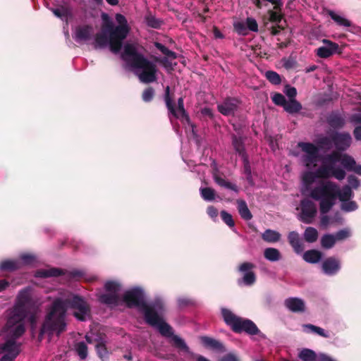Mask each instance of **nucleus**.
<instances>
[{
	"label": "nucleus",
	"instance_id": "nucleus-42",
	"mask_svg": "<svg viewBox=\"0 0 361 361\" xmlns=\"http://www.w3.org/2000/svg\"><path fill=\"white\" fill-rule=\"evenodd\" d=\"M316 178H318L316 171H306L302 175V181L307 188L311 186V185L315 181Z\"/></svg>",
	"mask_w": 361,
	"mask_h": 361
},
{
	"label": "nucleus",
	"instance_id": "nucleus-55",
	"mask_svg": "<svg viewBox=\"0 0 361 361\" xmlns=\"http://www.w3.org/2000/svg\"><path fill=\"white\" fill-rule=\"evenodd\" d=\"M21 262V266L23 264L25 265H31L36 262V257L32 254H23L20 257Z\"/></svg>",
	"mask_w": 361,
	"mask_h": 361
},
{
	"label": "nucleus",
	"instance_id": "nucleus-35",
	"mask_svg": "<svg viewBox=\"0 0 361 361\" xmlns=\"http://www.w3.org/2000/svg\"><path fill=\"white\" fill-rule=\"evenodd\" d=\"M264 257L269 261L276 262L281 259V255L278 249L268 247L264 251Z\"/></svg>",
	"mask_w": 361,
	"mask_h": 361
},
{
	"label": "nucleus",
	"instance_id": "nucleus-29",
	"mask_svg": "<svg viewBox=\"0 0 361 361\" xmlns=\"http://www.w3.org/2000/svg\"><path fill=\"white\" fill-rule=\"evenodd\" d=\"M302 104L295 99L286 101L283 107L284 110L291 114L298 113L302 109Z\"/></svg>",
	"mask_w": 361,
	"mask_h": 361
},
{
	"label": "nucleus",
	"instance_id": "nucleus-31",
	"mask_svg": "<svg viewBox=\"0 0 361 361\" xmlns=\"http://www.w3.org/2000/svg\"><path fill=\"white\" fill-rule=\"evenodd\" d=\"M332 169V164H326L324 162V164L316 170L318 178H329L331 177Z\"/></svg>",
	"mask_w": 361,
	"mask_h": 361
},
{
	"label": "nucleus",
	"instance_id": "nucleus-48",
	"mask_svg": "<svg viewBox=\"0 0 361 361\" xmlns=\"http://www.w3.org/2000/svg\"><path fill=\"white\" fill-rule=\"evenodd\" d=\"M104 289L107 293L118 294L121 289V285L114 281H108L104 284Z\"/></svg>",
	"mask_w": 361,
	"mask_h": 361
},
{
	"label": "nucleus",
	"instance_id": "nucleus-9",
	"mask_svg": "<svg viewBox=\"0 0 361 361\" xmlns=\"http://www.w3.org/2000/svg\"><path fill=\"white\" fill-rule=\"evenodd\" d=\"M123 302L128 308L137 307L146 317L147 312H151L147 306L145 301V293L140 288L135 287L126 291L122 298Z\"/></svg>",
	"mask_w": 361,
	"mask_h": 361
},
{
	"label": "nucleus",
	"instance_id": "nucleus-19",
	"mask_svg": "<svg viewBox=\"0 0 361 361\" xmlns=\"http://www.w3.org/2000/svg\"><path fill=\"white\" fill-rule=\"evenodd\" d=\"M200 341L202 344L206 348H209L212 350H216L222 353L226 351L224 345L220 341L213 338L206 336H201Z\"/></svg>",
	"mask_w": 361,
	"mask_h": 361
},
{
	"label": "nucleus",
	"instance_id": "nucleus-15",
	"mask_svg": "<svg viewBox=\"0 0 361 361\" xmlns=\"http://www.w3.org/2000/svg\"><path fill=\"white\" fill-rule=\"evenodd\" d=\"M341 268V260L335 257L326 258L322 264L323 273L328 276L336 275Z\"/></svg>",
	"mask_w": 361,
	"mask_h": 361
},
{
	"label": "nucleus",
	"instance_id": "nucleus-33",
	"mask_svg": "<svg viewBox=\"0 0 361 361\" xmlns=\"http://www.w3.org/2000/svg\"><path fill=\"white\" fill-rule=\"evenodd\" d=\"M147 306L152 312H154L157 315H159L164 311V302L160 299L157 298L154 300L151 304H147Z\"/></svg>",
	"mask_w": 361,
	"mask_h": 361
},
{
	"label": "nucleus",
	"instance_id": "nucleus-56",
	"mask_svg": "<svg viewBox=\"0 0 361 361\" xmlns=\"http://www.w3.org/2000/svg\"><path fill=\"white\" fill-rule=\"evenodd\" d=\"M154 97V90L152 87L145 89L142 94V99L145 102H151Z\"/></svg>",
	"mask_w": 361,
	"mask_h": 361
},
{
	"label": "nucleus",
	"instance_id": "nucleus-4",
	"mask_svg": "<svg viewBox=\"0 0 361 361\" xmlns=\"http://www.w3.org/2000/svg\"><path fill=\"white\" fill-rule=\"evenodd\" d=\"M121 59L132 68L140 71L137 76L140 82L147 84L157 80V66L138 51L137 44H125Z\"/></svg>",
	"mask_w": 361,
	"mask_h": 361
},
{
	"label": "nucleus",
	"instance_id": "nucleus-16",
	"mask_svg": "<svg viewBox=\"0 0 361 361\" xmlns=\"http://www.w3.org/2000/svg\"><path fill=\"white\" fill-rule=\"evenodd\" d=\"M284 304L293 312H303L305 310L304 301L298 298H289L285 300Z\"/></svg>",
	"mask_w": 361,
	"mask_h": 361
},
{
	"label": "nucleus",
	"instance_id": "nucleus-26",
	"mask_svg": "<svg viewBox=\"0 0 361 361\" xmlns=\"http://www.w3.org/2000/svg\"><path fill=\"white\" fill-rule=\"evenodd\" d=\"M21 268L19 260H4L0 263V270L2 271H13Z\"/></svg>",
	"mask_w": 361,
	"mask_h": 361
},
{
	"label": "nucleus",
	"instance_id": "nucleus-22",
	"mask_svg": "<svg viewBox=\"0 0 361 361\" xmlns=\"http://www.w3.org/2000/svg\"><path fill=\"white\" fill-rule=\"evenodd\" d=\"M92 27L89 25L79 26L75 30V39L77 41H87L90 39Z\"/></svg>",
	"mask_w": 361,
	"mask_h": 361
},
{
	"label": "nucleus",
	"instance_id": "nucleus-20",
	"mask_svg": "<svg viewBox=\"0 0 361 361\" xmlns=\"http://www.w3.org/2000/svg\"><path fill=\"white\" fill-rule=\"evenodd\" d=\"M65 274V271L60 268L51 267L47 269H39L36 271L35 276L39 278L57 277Z\"/></svg>",
	"mask_w": 361,
	"mask_h": 361
},
{
	"label": "nucleus",
	"instance_id": "nucleus-59",
	"mask_svg": "<svg viewBox=\"0 0 361 361\" xmlns=\"http://www.w3.org/2000/svg\"><path fill=\"white\" fill-rule=\"evenodd\" d=\"M246 25L247 30H250L252 32H257L258 31V24L257 23V20L253 18H247L246 19Z\"/></svg>",
	"mask_w": 361,
	"mask_h": 361
},
{
	"label": "nucleus",
	"instance_id": "nucleus-47",
	"mask_svg": "<svg viewBox=\"0 0 361 361\" xmlns=\"http://www.w3.org/2000/svg\"><path fill=\"white\" fill-rule=\"evenodd\" d=\"M200 195L206 201H213L215 199V190L209 187L200 188Z\"/></svg>",
	"mask_w": 361,
	"mask_h": 361
},
{
	"label": "nucleus",
	"instance_id": "nucleus-23",
	"mask_svg": "<svg viewBox=\"0 0 361 361\" xmlns=\"http://www.w3.org/2000/svg\"><path fill=\"white\" fill-rule=\"evenodd\" d=\"M328 124L334 129H339L343 127L345 124L344 118L338 114L331 113L327 117Z\"/></svg>",
	"mask_w": 361,
	"mask_h": 361
},
{
	"label": "nucleus",
	"instance_id": "nucleus-51",
	"mask_svg": "<svg viewBox=\"0 0 361 361\" xmlns=\"http://www.w3.org/2000/svg\"><path fill=\"white\" fill-rule=\"evenodd\" d=\"M267 79L273 85H279L281 82V79L276 72L273 71H268L266 72Z\"/></svg>",
	"mask_w": 361,
	"mask_h": 361
},
{
	"label": "nucleus",
	"instance_id": "nucleus-60",
	"mask_svg": "<svg viewBox=\"0 0 361 361\" xmlns=\"http://www.w3.org/2000/svg\"><path fill=\"white\" fill-rule=\"evenodd\" d=\"M342 210L345 212H352L357 209V204L355 201L344 202L341 204Z\"/></svg>",
	"mask_w": 361,
	"mask_h": 361
},
{
	"label": "nucleus",
	"instance_id": "nucleus-32",
	"mask_svg": "<svg viewBox=\"0 0 361 361\" xmlns=\"http://www.w3.org/2000/svg\"><path fill=\"white\" fill-rule=\"evenodd\" d=\"M326 13L338 25L343 27L351 26L352 23L350 20L336 14L334 11L328 10Z\"/></svg>",
	"mask_w": 361,
	"mask_h": 361
},
{
	"label": "nucleus",
	"instance_id": "nucleus-40",
	"mask_svg": "<svg viewBox=\"0 0 361 361\" xmlns=\"http://www.w3.org/2000/svg\"><path fill=\"white\" fill-rule=\"evenodd\" d=\"M336 243V238L332 234H325L321 238V245L324 249L332 248Z\"/></svg>",
	"mask_w": 361,
	"mask_h": 361
},
{
	"label": "nucleus",
	"instance_id": "nucleus-5",
	"mask_svg": "<svg viewBox=\"0 0 361 361\" xmlns=\"http://www.w3.org/2000/svg\"><path fill=\"white\" fill-rule=\"evenodd\" d=\"M338 195L337 183L331 180H320L311 190L310 196L319 201L321 214H327L335 204Z\"/></svg>",
	"mask_w": 361,
	"mask_h": 361
},
{
	"label": "nucleus",
	"instance_id": "nucleus-2",
	"mask_svg": "<svg viewBox=\"0 0 361 361\" xmlns=\"http://www.w3.org/2000/svg\"><path fill=\"white\" fill-rule=\"evenodd\" d=\"M35 306V301L32 297V288L26 287L22 289L18 294L14 306L8 311L6 323L4 326L7 338L4 343L0 344V354H19L16 341L25 333V319Z\"/></svg>",
	"mask_w": 361,
	"mask_h": 361
},
{
	"label": "nucleus",
	"instance_id": "nucleus-43",
	"mask_svg": "<svg viewBox=\"0 0 361 361\" xmlns=\"http://www.w3.org/2000/svg\"><path fill=\"white\" fill-rule=\"evenodd\" d=\"M154 47L159 49L163 54L168 58L176 59L177 58V54L171 50H169L166 47L160 42H155L154 43Z\"/></svg>",
	"mask_w": 361,
	"mask_h": 361
},
{
	"label": "nucleus",
	"instance_id": "nucleus-17",
	"mask_svg": "<svg viewBox=\"0 0 361 361\" xmlns=\"http://www.w3.org/2000/svg\"><path fill=\"white\" fill-rule=\"evenodd\" d=\"M213 179L219 186L233 190L236 193L239 192L238 187L235 184L232 183L228 180H226L223 177V174L220 173L219 171H215L214 173H213Z\"/></svg>",
	"mask_w": 361,
	"mask_h": 361
},
{
	"label": "nucleus",
	"instance_id": "nucleus-8",
	"mask_svg": "<svg viewBox=\"0 0 361 361\" xmlns=\"http://www.w3.org/2000/svg\"><path fill=\"white\" fill-rule=\"evenodd\" d=\"M164 99L169 111V115H171L175 118L180 119L182 123H186L192 128L194 127L191 123L188 114L185 109L183 97H180L178 99L177 108H176L173 97L170 94V87L166 86L164 90Z\"/></svg>",
	"mask_w": 361,
	"mask_h": 361
},
{
	"label": "nucleus",
	"instance_id": "nucleus-25",
	"mask_svg": "<svg viewBox=\"0 0 361 361\" xmlns=\"http://www.w3.org/2000/svg\"><path fill=\"white\" fill-rule=\"evenodd\" d=\"M322 257V252L317 250H310L303 254V259L311 264H316L319 262Z\"/></svg>",
	"mask_w": 361,
	"mask_h": 361
},
{
	"label": "nucleus",
	"instance_id": "nucleus-13",
	"mask_svg": "<svg viewBox=\"0 0 361 361\" xmlns=\"http://www.w3.org/2000/svg\"><path fill=\"white\" fill-rule=\"evenodd\" d=\"M332 139L336 149L342 152L346 151L352 142L351 135L347 132H335L332 133Z\"/></svg>",
	"mask_w": 361,
	"mask_h": 361
},
{
	"label": "nucleus",
	"instance_id": "nucleus-3",
	"mask_svg": "<svg viewBox=\"0 0 361 361\" xmlns=\"http://www.w3.org/2000/svg\"><path fill=\"white\" fill-rule=\"evenodd\" d=\"M115 18L118 25H115L109 20L106 13L102 14V18L105 22L102 26L101 32L95 35L94 45L95 49H102L109 44L110 50L114 54H118L121 50L123 40L129 34L130 28L123 15L117 13Z\"/></svg>",
	"mask_w": 361,
	"mask_h": 361
},
{
	"label": "nucleus",
	"instance_id": "nucleus-62",
	"mask_svg": "<svg viewBox=\"0 0 361 361\" xmlns=\"http://www.w3.org/2000/svg\"><path fill=\"white\" fill-rule=\"evenodd\" d=\"M283 67L286 69H291L294 68L297 63L296 61L291 56L287 59H283Z\"/></svg>",
	"mask_w": 361,
	"mask_h": 361
},
{
	"label": "nucleus",
	"instance_id": "nucleus-27",
	"mask_svg": "<svg viewBox=\"0 0 361 361\" xmlns=\"http://www.w3.org/2000/svg\"><path fill=\"white\" fill-rule=\"evenodd\" d=\"M237 204L241 218L246 221L250 220L252 218V214L248 209L246 202L243 200H238Z\"/></svg>",
	"mask_w": 361,
	"mask_h": 361
},
{
	"label": "nucleus",
	"instance_id": "nucleus-45",
	"mask_svg": "<svg viewBox=\"0 0 361 361\" xmlns=\"http://www.w3.org/2000/svg\"><path fill=\"white\" fill-rule=\"evenodd\" d=\"M298 356L304 361H315L317 358L314 351L307 348L301 350Z\"/></svg>",
	"mask_w": 361,
	"mask_h": 361
},
{
	"label": "nucleus",
	"instance_id": "nucleus-1",
	"mask_svg": "<svg viewBox=\"0 0 361 361\" xmlns=\"http://www.w3.org/2000/svg\"><path fill=\"white\" fill-rule=\"evenodd\" d=\"M68 309L73 310V316L83 322L90 314V307L80 295L71 294L66 299L56 298L48 308L44 320L39 330L38 339L42 341L45 334L59 336L66 329L65 321Z\"/></svg>",
	"mask_w": 361,
	"mask_h": 361
},
{
	"label": "nucleus",
	"instance_id": "nucleus-58",
	"mask_svg": "<svg viewBox=\"0 0 361 361\" xmlns=\"http://www.w3.org/2000/svg\"><path fill=\"white\" fill-rule=\"evenodd\" d=\"M334 235L336 242L347 239L350 237V233L348 229H342L336 232Z\"/></svg>",
	"mask_w": 361,
	"mask_h": 361
},
{
	"label": "nucleus",
	"instance_id": "nucleus-50",
	"mask_svg": "<svg viewBox=\"0 0 361 361\" xmlns=\"http://www.w3.org/2000/svg\"><path fill=\"white\" fill-rule=\"evenodd\" d=\"M233 29L240 35L245 36L248 34L247 25L244 22L238 21L233 23Z\"/></svg>",
	"mask_w": 361,
	"mask_h": 361
},
{
	"label": "nucleus",
	"instance_id": "nucleus-46",
	"mask_svg": "<svg viewBox=\"0 0 361 361\" xmlns=\"http://www.w3.org/2000/svg\"><path fill=\"white\" fill-rule=\"evenodd\" d=\"M75 349L81 360H84L87 357V345L83 341L77 343L75 345Z\"/></svg>",
	"mask_w": 361,
	"mask_h": 361
},
{
	"label": "nucleus",
	"instance_id": "nucleus-30",
	"mask_svg": "<svg viewBox=\"0 0 361 361\" xmlns=\"http://www.w3.org/2000/svg\"><path fill=\"white\" fill-rule=\"evenodd\" d=\"M337 189L338 195H336V199L338 198L341 202H346L353 196V192L349 185H345L341 190L337 185Z\"/></svg>",
	"mask_w": 361,
	"mask_h": 361
},
{
	"label": "nucleus",
	"instance_id": "nucleus-18",
	"mask_svg": "<svg viewBox=\"0 0 361 361\" xmlns=\"http://www.w3.org/2000/svg\"><path fill=\"white\" fill-rule=\"evenodd\" d=\"M119 300L120 298L118 294L105 293L98 295L99 302L109 307L118 306L119 303Z\"/></svg>",
	"mask_w": 361,
	"mask_h": 361
},
{
	"label": "nucleus",
	"instance_id": "nucleus-14",
	"mask_svg": "<svg viewBox=\"0 0 361 361\" xmlns=\"http://www.w3.org/2000/svg\"><path fill=\"white\" fill-rule=\"evenodd\" d=\"M240 101L235 97H227L217 105L218 111L226 116H234L238 110Z\"/></svg>",
	"mask_w": 361,
	"mask_h": 361
},
{
	"label": "nucleus",
	"instance_id": "nucleus-21",
	"mask_svg": "<svg viewBox=\"0 0 361 361\" xmlns=\"http://www.w3.org/2000/svg\"><path fill=\"white\" fill-rule=\"evenodd\" d=\"M288 239L290 245L296 253L299 254L303 251L304 245L297 232H290L288 235Z\"/></svg>",
	"mask_w": 361,
	"mask_h": 361
},
{
	"label": "nucleus",
	"instance_id": "nucleus-53",
	"mask_svg": "<svg viewBox=\"0 0 361 361\" xmlns=\"http://www.w3.org/2000/svg\"><path fill=\"white\" fill-rule=\"evenodd\" d=\"M319 154H306L304 156V162L305 166L307 168H311L312 166H315L317 165V161H318Z\"/></svg>",
	"mask_w": 361,
	"mask_h": 361
},
{
	"label": "nucleus",
	"instance_id": "nucleus-54",
	"mask_svg": "<svg viewBox=\"0 0 361 361\" xmlns=\"http://www.w3.org/2000/svg\"><path fill=\"white\" fill-rule=\"evenodd\" d=\"M346 176V173L344 169L339 166H333L331 177H334L338 180H343Z\"/></svg>",
	"mask_w": 361,
	"mask_h": 361
},
{
	"label": "nucleus",
	"instance_id": "nucleus-36",
	"mask_svg": "<svg viewBox=\"0 0 361 361\" xmlns=\"http://www.w3.org/2000/svg\"><path fill=\"white\" fill-rule=\"evenodd\" d=\"M342 155V152L335 149L325 157L324 162L335 166L336 163L341 162Z\"/></svg>",
	"mask_w": 361,
	"mask_h": 361
},
{
	"label": "nucleus",
	"instance_id": "nucleus-41",
	"mask_svg": "<svg viewBox=\"0 0 361 361\" xmlns=\"http://www.w3.org/2000/svg\"><path fill=\"white\" fill-rule=\"evenodd\" d=\"M298 146L302 149L303 152L307 153V154L313 155L319 154V148L312 143L300 142Z\"/></svg>",
	"mask_w": 361,
	"mask_h": 361
},
{
	"label": "nucleus",
	"instance_id": "nucleus-61",
	"mask_svg": "<svg viewBox=\"0 0 361 361\" xmlns=\"http://www.w3.org/2000/svg\"><path fill=\"white\" fill-rule=\"evenodd\" d=\"M348 185L350 187V188L353 189H357L360 185V180L353 175H350L348 177Z\"/></svg>",
	"mask_w": 361,
	"mask_h": 361
},
{
	"label": "nucleus",
	"instance_id": "nucleus-12",
	"mask_svg": "<svg viewBox=\"0 0 361 361\" xmlns=\"http://www.w3.org/2000/svg\"><path fill=\"white\" fill-rule=\"evenodd\" d=\"M323 46L316 49V54L322 59H326L335 54H341L339 45L329 39H323Z\"/></svg>",
	"mask_w": 361,
	"mask_h": 361
},
{
	"label": "nucleus",
	"instance_id": "nucleus-11",
	"mask_svg": "<svg viewBox=\"0 0 361 361\" xmlns=\"http://www.w3.org/2000/svg\"><path fill=\"white\" fill-rule=\"evenodd\" d=\"M300 220L305 224H312L317 213L315 204L309 199H303L300 201Z\"/></svg>",
	"mask_w": 361,
	"mask_h": 361
},
{
	"label": "nucleus",
	"instance_id": "nucleus-39",
	"mask_svg": "<svg viewBox=\"0 0 361 361\" xmlns=\"http://www.w3.org/2000/svg\"><path fill=\"white\" fill-rule=\"evenodd\" d=\"M304 238L307 243H314L318 238V231L313 227H307L304 232Z\"/></svg>",
	"mask_w": 361,
	"mask_h": 361
},
{
	"label": "nucleus",
	"instance_id": "nucleus-10",
	"mask_svg": "<svg viewBox=\"0 0 361 361\" xmlns=\"http://www.w3.org/2000/svg\"><path fill=\"white\" fill-rule=\"evenodd\" d=\"M255 267V265L254 264L248 262H243L238 267V271L244 273L243 278L238 281V285L243 284L250 286L256 282V274L252 271Z\"/></svg>",
	"mask_w": 361,
	"mask_h": 361
},
{
	"label": "nucleus",
	"instance_id": "nucleus-57",
	"mask_svg": "<svg viewBox=\"0 0 361 361\" xmlns=\"http://www.w3.org/2000/svg\"><path fill=\"white\" fill-rule=\"evenodd\" d=\"M271 99L276 105L283 107H284L287 101L286 97L282 94L278 92L275 93L271 97Z\"/></svg>",
	"mask_w": 361,
	"mask_h": 361
},
{
	"label": "nucleus",
	"instance_id": "nucleus-52",
	"mask_svg": "<svg viewBox=\"0 0 361 361\" xmlns=\"http://www.w3.org/2000/svg\"><path fill=\"white\" fill-rule=\"evenodd\" d=\"M221 218L222 221L230 228H233L235 226V222L233 219V216L231 214L225 210H222L220 212Z\"/></svg>",
	"mask_w": 361,
	"mask_h": 361
},
{
	"label": "nucleus",
	"instance_id": "nucleus-64",
	"mask_svg": "<svg viewBox=\"0 0 361 361\" xmlns=\"http://www.w3.org/2000/svg\"><path fill=\"white\" fill-rule=\"evenodd\" d=\"M286 26V21L284 20L283 23L281 24H277L276 26H272L271 27V34L272 35H277L280 33L281 30H283L285 29Z\"/></svg>",
	"mask_w": 361,
	"mask_h": 361
},
{
	"label": "nucleus",
	"instance_id": "nucleus-49",
	"mask_svg": "<svg viewBox=\"0 0 361 361\" xmlns=\"http://www.w3.org/2000/svg\"><path fill=\"white\" fill-rule=\"evenodd\" d=\"M305 329H310L312 332L315 333L324 338H329V334L326 333L322 328L314 326L311 324H305L303 326Z\"/></svg>",
	"mask_w": 361,
	"mask_h": 361
},
{
	"label": "nucleus",
	"instance_id": "nucleus-34",
	"mask_svg": "<svg viewBox=\"0 0 361 361\" xmlns=\"http://www.w3.org/2000/svg\"><path fill=\"white\" fill-rule=\"evenodd\" d=\"M95 348L97 355L102 361L108 359L109 351L108 350L106 343L104 341L97 342V343L95 345Z\"/></svg>",
	"mask_w": 361,
	"mask_h": 361
},
{
	"label": "nucleus",
	"instance_id": "nucleus-63",
	"mask_svg": "<svg viewBox=\"0 0 361 361\" xmlns=\"http://www.w3.org/2000/svg\"><path fill=\"white\" fill-rule=\"evenodd\" d=\"M284 92L290 99H295L297 94L296 88L290 85H286Z\"/></svg>",
	"mask_w": 361,
	"mask_h": 361
},
{
	"label": "nucleus",
	"instance_id": "nucleus-28",
	"mask_svg": "<svg viewBox=\"0 0 361 361\" xmlns=\"http://www.w3.org/2000/svg\"><path fill=\"white\" fill-rule=\"evenodd\" d=\"M281 235L276 231L271 229H267L262 234V238L264 241L274 243L281 239Z\"/></svg>",
	"mask_w": 361,
	"mask_h": 361
},
{
	"label": "nucleus",
	"instance_id": "nucleus-37",
	"mask_svg": "<svg viewBox=\"0 0 361 361\" xmlns=\"http://www.w3.org/2000/svg\"><path fill=\"white\" fill-rule=\"evenodd\" d=\"M317 145L318 147L322 149L330 150L334 145L332 134L329 137L323 136L319 138L317 140Z\"/></svg>",
	"mask_w": 361,
	"mask_h": 361
},
{
	"label": "nucleus",
	"instance_id": "nucleus-44",
	"mask_svg": "<svg viewBox=\"0 0 361 361\" xmlns=\"http://www.w3.org/2000/svg\"><path fill=\"white\" fill-rule=\"evenodd\" d=\"M145 21L147 25L152 28L159 29L163 24V21L159 18H157L152 14H148L145 16Z\"/></svg>",
	"mask_w": 361,
	"mask_h": 361
},
{
	"label": "nucleus",
	"instance_id": "nucleus-38",
	"mask_svg": "<svg viewBox=\"0 0 361 361\" xmlns=\"http://www.w3.org/2000/svg\"><path fill=\"white\" fill-rule=\"evenodd\" d=\"M355 159L348 154H343L342 155V159L341 161V164L348 171H351L352 169H354L353 166H355Z\"/></svg>",
	"mask_w": 361,
	"mask_h": 361
},
{
	"label": "nucleus",
	"instance_id": "nucleus-24",
	"mask_svg": "<svg viewBox=\"0 0 361 361\" xmlns=\"http://www.w3.org/2000/svg\"><path fill=\"white\" fill-rule=\"evenodd\" d=\"M232 145L235 152L241 157L247 156L245 152L244 141L241 137H238L235 135H232Z\"/></svg>",
	"mask_w": 361,
	"mask_h": 361
},
{
	"label": "nucleus",
	"instance_id": "nucleus-7",
	"mask_svg": "<svg viewBox=\"0 0 361 361\" xmlns=\"http://www.w3.org/2000/svg\"><path fill=\"white\" fill-rule=\"evenodd\" d=\"M221 315L226 324L236 334L245 332L250 336L261 334L260 330L252 320L238 317L228 309L223 308Z\"/></svg>",
	"mask_w": 361,
	"mask_h": 361
},
{
	"label": "nucleus",
	"instance_id": "nucleus-6",
	"mask_svg": "<svg viewBox=\"0 0 361 361\" xmlns=\"http://www.w3.org/2000/svg\"><path fill=\"white\" fill-rule=\"evenodd\" d=\"M145 320L149 325L157 327L163 336L171 337L173 347L185 353H190V348L185 341L178 336L173 334L172 327L164 322L160 315H157L152 312H147Z\"/></svg>",
	"mask_w": 361,
	"mask_h": 361
}]
</instances>
